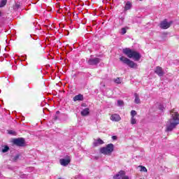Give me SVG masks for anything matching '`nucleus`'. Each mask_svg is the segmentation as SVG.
I'll use <instances>...</instances> for the list:
<instances>
[{
    "mask_svg": "<svg viewBox=\"0 0 179 179\" xmlns=\"http://www.w3.org/2000/svg\"><path fill=\"white\" fill-rule=\"evenodd\" d=\"M171 118L167 122L166 131L171 132L179 124V114L174 110L171 111Z\"/></svg>",
    "mask_w": 179,
    "mask_h": 179,
    "instance_id": "nucleus-1",
    "label": "nucleus"
},
{
    "mask_svg": "<svg viewBox=\"0 0 179 179\" xmlns=\"http://www.w3.org/2000/svg\"><path fill=\"white\" fill-rule=\"evenodd\" d=\"M123 53L129 58H133L134 61H139L141 59V54L129 48L123 49Z\"/></svg>",
    "mask_w": 179,
    "mask_h": 179,
    "instance_id": "nucleus-2",
    "label": "nucleus"
},
{
    "mask_svg": "<svg viewBox=\"0 0 179 179\" xmlns=\"http://www.w3.org/2000/svg\"><path fill=\"white\" fill-rule=\"evenodd\" d=\"M113 152H114V144L113 143L108 144L106 147L100 148V152L107 156H110Z\"/></svg>",
    "mask_w": 179,
    "mask_h": 179,
    "instance_id": "nucleus-3",
    "label": "nucleus"
},
{
    "mask_svg": "<svg viewBox=\"0 0 179 179\" xmlns=\"http://www.w3.org/2000/svg\"><path fill=\"white\" fill-rule=\"evenodd\" d=\"M120 61H121V62L124 63L125 65H127L130 68H136V63L132 62L131 59L124 56L120 57Z\"/></svg>",
    "mask_w": 179,
    "mask_h": 179,
    "instance_id": "nucleus-4",
    "label": "nucleus"
},
{
    "mask_svg": "<svg viewBox=\"0 0 179 179\" xmlns=\"http://www.w3.org/2000/svg\"><path fill=\"white\" fill-rule=\"evenodd\" d=\"M13 143H14V145H16L17 146H24L26 141H24V138H15L13 141Z\"/></svg>",
    "mask_w": 179,
    "mask_h": 179,
    "instance_id": "nucleus-5",
    "label": "nucleus"
},
{
    "mask_svg": "<svg viewBox=\"0 0 179 179\" xmlns=\"http://www.w3.org/2000/svg\"><path fill=\"white\" fill-rule=\"evenodd\" d=\"M71 156H67L66 159H61L59 160V163L61 164V166H64V167H66V166H68V164H69L71 163Z\"/></svg>",
    "mask_w": 179,
    "mask_h": 179,
    "instance_id": "nucleus-6",
    "label": "nucleus"
},
{
    "mask_svg": "<svg viewBox=\"0 0 179 179\" xmlns=\"http://www.w3.org/2000/svg\"><path fill=\"white\" fill-rule=\"evenodd\" d=\"M171 23L172 22H167V20H164L160 23V27L161 29H169V27L171 26Z\"/></svg>",
    "mask_w": 179,
    "mask_h": 179,
    "instance_id": "nucleus-7",
    "label": "nucleus"
},
{
    "mask_svg": "<svg viewBox=\"0 0 179 179\" xmlns=\"http://www.w3.org/2000/svg\"><path fill=\"white\" fill-rule=\"evenodd\" d=\"M87 64L89 65H97V64H100V59L97 57L91 58L88 59Z\"/></svg>",
    "mask_w": 179,
    "mask_h": 179,
    "instance_id": "nucleus-8",
    "label": "nucleus"
},
{
    "mask_svg": "<svg viewBox=\"0 0 179 179\" xmlns=\"http://www.w3.org/2000/svg\"><path fill=\"white\" fill-rule=\"evenodd\" d=\"M155 72L158 76H163L164 75V71H163V69L160 66H157Z\"/></svg>",
    "mask_w": 179,
    "mask_h": 179,
    "instance_id": "nucleus-9",
    "label": "nucleus"
},
{
    "mask_svg": "<svg viewBox=\"0 0 179 179\" xmlns=\"http://www.w3.org/2000/svg\"><path fill=\"white\" fill-rule=\"evenodd\" d=\"M110 120L115 122H118V121H121V117L118 114H113L110 116Z\"/></svg>",
    "mask_w": 179,
    "mask_h": 179,
    "instance_id": "nucleus-10",
    "label": "nucleus"
},
{
    "mask_svg": "<svg viewBox=\"0 0 179 179\" xmlns=\"http://www.w3.org/2000/svg\"><path fill=\"white\" fill-rule=\"evenodd\" d=\"M125 176V171H120L117 174H116L114 177L113 179H122V177Z\"/></svg>",
    "mask_w": 179,
    "mask_h": 179,
    "instance_id": "nucleus-11",
    "label": "nucleus"
},
{
    "mask_svg": "<svg viewBox=\"0 0 179 179\" xmlns=\"http://www.w3.org/2000/svg\"><path fill=\"white\" fill-rule=\"evenodd\" d=\"M89 114H90V109L89 108H86L81 111V115H83V117H86L89 115Z\"/></svg>",
    "mask_w": 179,
    "mask_h": 179,
    "instance_id": "nucleus-12",
    "label": "nucleus"
},
{
    "mask_svg": "<svg viewBox=\"0 0 179 179\" xmlns=\"http://www.w3.org/2000/svg\"><path fill=\"white\" fill-rule=\"evenodd\" d=\"M73 101H83V95L79 94L73 97Z\"/></svg>",
    "mask_w": 179,
    "mask_h": 179,
    "instance_id": "nucleus-13",
    "label": "nucleus"
},
{
    "mask_svg": "<svg viewBox=\"0 0 179 179\" xmlns=\"http://www.w3.org/2000/svg\"><path fill=\"white\" fill-rule=\"evenodd\" d=\"M134 103L136 104H141V99L139 98V94H138L137 93L134 94Z\"/></svg>",
    "mask_w": 179,
    "mask_h": 179,
    "instance_id": "nucleus-14",
    "label": "nucleus"
},
{
    "mask_svg": "<svg viewBox=\"0 0 179 179\" xmlns=\"http://www.w3.org/2000/svg\"><path fill=\"white\" fill-rule=\"evenodd\" d=\"M132 8V3L130 1H127L124 6V10H129Z\"/></svg>",
    "mask_w": 179,
    "mask_h": 179,
    "instance_id": "nucleus-15",
    "label": "nucleus"
},
{
    "mask_svg": "<svg viewBox=\"0 0 179 179\" xmlns=\"http://www.w3.org/2000/svg\"><path fill=\"white\" fill-rule=\"evenodd\" d=\"M103 143H104V141H103V140L99 138L98 140H96L94 142V146H99V145H103Z\"/></svg>",
    "mask_w": 179,
    "mask_h": 179,
    "instance_id": "nucleus-16",
    "label": "nucleus"
},
{
    "mask_svg": "<svg viewBox=\"0 0 179 179\" xmlns=\"http://www.w3.org/2000/svg\"><path fill=\"white\" fill-rule=\"evenodd\" d=\"M8 150H9V147L8 145H5L4 147L1 148V152L3 153H6V152H8Z\"/></svg>",
    "mask_w": 179,
    "mask_h": 179,
    "instance_id": "nucleus-17",
    "label": "nucleus"
},
{
    "mask_svg": "<svg viewBox=\"0 0 179 179\" xmlns=\"http://www.w3.org/2000/svg\"><path fill=\"white\" fill-rule=\"evenodd\" d=\"M8 0H1L0 2V8H3L6 5Z\"/></svg>",
    "mask_w": 179,
    "mask_h": 179,
    "instance_id": "nucleus-18",
    "label": "nucleus"
},
{
    "mask_svg": "<svg viewBox=\"0 0 179 179\" xmlns=\"http://www.w3.org/2000/svg\"><path fill=\"white\" fill-rule=\"evenodd\" d=\"M139 167L141 168L140 171H143L144 173L148 172V169H146V167L143 166H140Z\"/></svg>",
    "mask_w": 179,
    "mask_h": 179,
    "instance_id": "nucleus-19",
    "label": "nucleus"
},
{
    "mask_svg": "<svg viewBox=\"0 0 179 179\" xmlns=\"http://www.w3.org/2000/svg\"><path fill=\"white\" fill-rule=\"evenodd\" d=\"M131 124L132 125H135V124H136V119H135V117H131Z\"/></svg>",
    "mask_w": 179,
    "mask_h": 179,
    "instance_id": "nucleus-20",
    "label": "nucleus"
},
{
    "mask_svg": "<svg viewBox=\"0 0 179 179\" xmlns=\"http://www.w3.org/2000/svg\"><path fill=\"white\" fill-rule=\"evenodd\" d=\"M117 106L122 107V106H124V101L121 100L117 101Z\"/></svg>",
    "mask_w": 179,
    "mask_h": 179,
    "instance_id": "nucleus-21",
    "label": "nucleus"
},
{
    "mask_svg": "<svg viewBox=\"0 0 179 179\" xmlns=\"http://www.w3.org/2000/svg\"><path fill=\"white\" fill-rule=\"evenodd\" d=\"M126 33H127V29H125V28H122L121 31H120V34H121L122 35H124V34H125Z\"/></svg>",
    "mask_w": 179,
    "mask_h": 179,
    "instance_id": "nucleus-22",
    "label": "nucleus"
},
{
    "mask_svg": "<svg viewBox=\"0 0 179 179\" xmlns=\"http://www.w3.org/2000/svg\"><path fill=\"white\" fill-rule=\"evenodd\" d=\"M131 117H135V115H136V110H131Z\"/></svg>",
    "mask_w": 179,
    "mask_h": 179,
    "instance_id": "nucleus-23",
    "label": "nucleus"
},
{
    "mask_svg": "<svg viewBox=\"0 0 179 179\" xmlns=\"http://www.w3.org/2000/svg\"><path fill=\"white\" fill-rule=\"evenodd\" d=\"M115 83H117V85H120L121 83V78H117L115 80Z\"/></svg>",
    "mask_w": 179,
    "mask_h": 179,
    "instance_id": "nucleus-24",
    "label": "nucleus"
},
{
    "mask_svg": "<svg viewBox=\"0 0 179 179\" xmlns=\"http://www.w3.org/2000/svg\"><path fill=\"white\" fill-rule=\"evenodd\" d=\"M15 9H19V8H20V5H19V4H15Z\"/></svg>",
    "mask_w": 179,
    "mask_h": 179,
    "instance_id": "nucleus-25",
    "label": "nucleus"
},
{
    "mask_svg": "<svg viewBox=\"0 0 179 179\" xmlns=\"http://www.w3.org/2000/svg\"><path fill=\"white\" fill-rule=\"evenodd\" d=\"M8 134H9L10 135H13L14 132H13V131L10 130V131H8Z\"/></svg>",
    "mask_w": 179,
    "mask_h": 179,
    "instance_id": "nucleus-26",
    "label": "nucleus"
},
{
    "mask_svg": "<svg viewBox=\"0 0 179 179\" xmlns=\"http://www.w3.org/2000/svg\"><path fill=\"white\" fill-rule=\"evenodd\" d=\"M17 159H19V155H16V156L15 157V160H17Z\"/></svg>",
    "mask_w": 179,
    "mask_h": 179,
    "instance_id": "nucleus-27",
    "label": "nucleus"
},
{
    "mask_svg": "<svg viewBox=\"0 0 179 179\" xmlns=\"http://www.w3.org/2000/svg\"><path fill=\"white\" fill-rule=\"evenodd\" d=\"M112 138H113V140H115V139H117V137H116L115 136H112Z\"/></svg>",
    "mask_w": 179,
    "mask_h": 179,
    "instance_id": "nucleus-28",
    "label": "nucleus"
},
{
    "mask_svg": "<svg viewBox=\"0 0 179 179\" xmlns=\"http://www.w3.org/2000/svg\"><path fill=\"white\" fill-rule=\"evenodd\" d=\"M1 15H2V13L0 11V17H1Z\"/></svg>",
    "mask_w": 179,
    "mask_h": 179,
    "instance_id": "nucleus-29",
    "label": "nucleus"
},
{
    "mask_svg": "<svg viewBox=\"0 0 179 179\" xmlns=\"http://www.w3.org/2000/svg\"><path fill=\"white\" fill-rule=\"evenodd\" d=\"M176 179H179V176Z\"/></svg>",
    "mask_w": 179,
    "mask_h": 179,
    "instance_id": "nucleus-30",
    "label": "nucleus"
},
{
    "mask_svg": "<svg viewBox=\"0 0 179 179\" xmlns=\"http://www.w3.org/2000/svg\"><path fill=\"white\" fill-rule=\"evenodd\" d=\"M140 1H142V0H140Z\"/></svg>",
    "mask_w": 179,
    "mask_h": 179,
    "instance_id": "nucleus-31",
    "label": "nucleus"
}]
</instances>
